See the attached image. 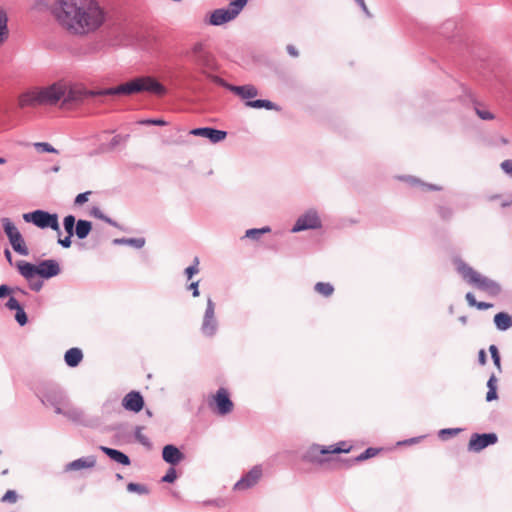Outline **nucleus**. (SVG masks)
<instances>
[{
	"instance_id": "1",
	"label": "nucleus",
	"mask_w": 512,
	"mask_h": 512,
	"mask_svg": "<svg viewBox=\"0 0 512 512\" xmlns=\"http://www.w3.org/2000/svg\"><path fill=\"white\" fill-rule=\"evenodd\" d=\"M51 13L59 26L74 36L96 32L107 19L106 10L97 0H56Z\"/></svg>"
},
{
	"instance_id": "2",
	"label": "nucleus",
	"mask_w": 512,
	"mask_h": 512,
	"mask_svg": "<svg viewBox=\"0 0 512 512\" xmlns=\"http://www.w3.org/2000/svg\"><path fill=\"white\" fill-rule=\"evenodd\" d=\"M65 81H56L44 87H36L19 96V106H54L63 99Z\"/></svg>"
},
{
	"instance_id": "3",
	"label": "nucleus",
	"mask_w": 512,
	"mask_h": 512,
	"mask_svg": "<svg viewBox=\"0 0 512 512\" xmlns=\"http://www.w3.org/2000/svg\"><path fill=\"white\" fill-rule=\"evenodd\" d=\"M141 92L162 96L166 94L167 90L159 81L150 76L136 77L118 86L100 89L102 96H129Z\"/></svg>"
},
{
	"instance_id": "4",
	"label": "nucleus",
	"mask_w": 512,
	"mask_h": 512,
	"mask_svg": "<svg viewBox=\"0 0 512 512\" xmlns=\"http://www.w3.org/2000/svg\"><path fill=\"white\" fill-rule=\"evenodd\" d=\"M454 264L456 265L457 272L468 284L488 293L490 296H498L501 293L499 283L475 271L462 259L456 258Z\"/></svg>"
},
{
	"instance_id": "5",
	"label": "nucleus",
	"mask_w": 512,
	"mask_h": 512,
	"mask_svg": "<svg viewBox=\"0 0 512 512\" xmlns=\"http://www.w3.org/2000/svg\"><path fill=\"white\" fill-rule=\"evenodd\" d=\"M16 267L18 272L27 280H31L35 275H39L44 279H50L61 272L58 261L54 259L43 260L38 265L20 260L16 263Z\"/></svg>"
},
{
	"instance_id": "6",
	"label": "nucleus",
	"mask_w": 512,
	"mask_h": 512,
	"mask_svg": "<svg viewBox=\"0 0 512 512\" xmlns=\"http://www.w3.org/2000/svg\"><path fill=\"white\" fill-rule=\"evenodd\" d=\"M187 58L201 74L207 70L217 69L216 59L204 42L194 43L187 52Z\"/></svg>"
},
{
	"instance_id": "7",
	"label": "nucleus",
	"mask_w": 512,
	"mask_h": 512,
	"mask_svg": "<svg viewBox=\"0 0 512 512\" xmlns=\"http://www.w3.org/2000/svg\"><path fill=\"white\" fill-rule=\"evenodd\" d=\"M247 2L248 0H234L229 3L227 8L213 10L209 16L208 24L220 26L234 20L246 6Z\"/></svg>"
},
{
	"instance_id": "8",
	"label": "nucleus",
	"mask_w": 512,
	"mask_h": 512,
	"mask_svg": "<svg viewBox=\"0 0 512 512\" xmlns=\"http://www.w3.org/2000/svg\"><path fill=\"white\" fill-rule=\"evenodd\" d=\"M23 220L27 223H32L41 229L51 228L56 231L58 235H61L58 215L56 213H49L45 210L38 209L24 213Z\"/></svg>"
},
{
	"instance_id": "9",
	"label": "nucleus",
	"mask_w": 512,
	"mask_h": 512,
	"mask_svg": "<svg viewBox=\"0 0 512 512\" xmlns=\"http://www.w3.org/2000/svg\"><path fill=\"white\" fill-rule=\"evenodd\" d=\"M102 96L100 90H87L81 85L70 84L65 81V91L62 99L63 105L80 104L87 97Z\"/></svg>"
},
{
	"instance_id": "10",
	"label": "nucleus",
	"mask_w": 512,
	"mask_h": 512,
	"mask_svg": "<svg viewBox=\"0 0 512 512\" xmlns=\"http://www.w3.org/2000/svg\"><path fill=\"white\" fill-rule=\"evenodd\" d=\"M105 34L107 39L114 45H126L132 41V29L124 23L109 25Z\"/></svg>"
},
{
	"instance_id": "11",
	"label": "nucleus",
	"mask_w": 512,
	"mask_h": 512,
	"mask_svg": "<svg viewBox=\"0 0 512 512\" xmlns=\"http://www.w3.org/2000/svg\"><path fill=\"white\" fill-rule=\"evenodd\" d=\"M351 447L343 448L340 446L330 445V446H321L318 444L311 445L308 450L303 455V460L310 463H321L320 459L321 455L325 454H338V453H348Z\"/></svg>"
},
{
	"instance_id": "12",
	"label": "nucleus",
	"mask_w": 512,
	"mask_h": 512,
	"mask_svg": "<svg viewBox=\"0 0 512 512\" xmlns=\"http://www.w3.org/2000/svg\"><path fill=\"white\" fill-rule=\"evenodd\" d=\"M216 305L211 297L207 298L206 309L203 315L200 331L205 337H213L218 330V321L215 316Z\"/></svg>"
},
{
	"instance_id": "13",
	"label": "nucleus",
	"mask_w": 512,
	"mask_h": 512,
	"mask_svg": "<svg viewBox=\"0 0 512 512\" xmlns=\"http://www.w3.org/2000/svg\"><path fill=\"white\" fill-rule=\"evenodd\" d=\"M41 402L46 406L55 409V413H62V408L67 404V397L64 391L58 386L48 387L41 396Z\"/></svg>"
},
{
	"instance_id": "14",
	"label": "nucleus",
	"mask_w": 512,
	"mask_h": 512,
	"mask_svg": "<svg viewBox=\"0 0 512 512\" xmlns=\"http://www.w3.org/2000/svg\"><path fill=\"white\" fill-rule=\"evenodd\" d=\"M321 226L322 223L317 211L310 209L296 220L291 232L297 233L308 229H318L321 228Z\"/></svg>"
},
{
	"instance_id": "15",
	"label": "nucleus",
	"mask_w": 512,
	"mask_h": 512,
	"mask_svg": "<svg viewBox=\"0 0 512 512\" xmlns=\"http://www.w3.org/2000/svg\"><path fill=\"white\" fill-rule=\"evenodd\" d=\"M497 441L498 436L496 433H474L470 437L468 450L470 452L478 453L488 446L496 444Z\"/></svg>"
},
{
	"instance_id": "16",
	"label": "nucleus",
	"mask_w": 512,
	"mask_h": 512,
	"mask_svg": "<svg viewBox=\"0 0 512 512\" xmlns=\"http://www.w3.org/2000/svg\"><path fill=\"white\" fill-rule=\"evenodd\" d=\"M262 476L260 465L254 466L245 475H243L235 484L234 490L243 491L255 486Z\"/></svg>"
},
{
	"instance_id": "17",
	"label": "nucleus",
	"mask_w": 512,
	"mask_h": 512,
	"mask_svg": "<svg viewBox=\"0 0 512 512\" xmlns=\"http://www.w3.org/2000/svg\"><path fill=\"white\" fill-rule=\"evenodd\" d=\"M190 134L207 138L212 143H218L226 138L227 132L212 127H199L192 129Z\"/></svg>"
},
{
	"instance_id": "18",
	"label": "nucleus",
	"mask_w": 512,
	"mask_h": 512,
	"mask_svg": "<svg viewBox=\"0 0 512 512\" xmlns=\"http://www.w3.org/2000/svg\"><path fill=\"white\" fill-rule=\"evenodd\" d=\"M122 406L132 412H139L144 406V399L137 391H131L122 400Z\"/></svg>"
},
{
	"instance_id": "19",
	"label": "nucleus",
	"mask_w": 512,
	"mask_h": 512,
	"mask_svg": "<svg viewBox=\"0 0 512 512\" xmlns=\"http://www.w3.org/2000/svg\"><path fill=\"white\" fill-rule=\"evenodd\" d=\"M215 402L217 413L220 415H226L233 409V402L229 398L227 391L224 388H220L215 395Z\"/></svg>"
},
{
	"instance_id": "20",
	"label": "nucleus",
	"mask_w": 512,
	"mask_h": 512,
	"mask_svg": "<svg viewBox=\"0 0 512 512\" xmlns=\"http://www.w3.org/2000/svg\"><path fill=\"white\" fill-rule=\"evenodd\" d=\"M184 457V454L175 445L168 444L163 447L162 458L168 464L177 465Z\"/></svg>"
},
{
	"instance_id": "21",
	"label": "nucleus",
	"mask_w": 512,
	"mask_h": 512,
	"mask_svg": "<svg viewBox=\"0 0 512 512\" xmlns=\"http://www.w3.org/2000/svg\"><path fill=\"white\" fill-rule=\"evenodd\" d=\"M96 464V457L93 455L76 459L65 466L66 471H78L86 468H93Z\"/></svg>"
},
{
	"instance_id": "22",
	"label": "nucleus",
	"mask_w": 512,
	"mask_h": 512,
	"mask_svg": "<svg viewBox=\"0 0 512 512\" xmlns=\"http://www.w3.org/2000/svg\"><path fill=\"white\" fill-rule=\"evenodd\" d=\"M229 91L238 95L242 99H247V101L256 97L259 93L258 89L252 84H247V85H242V86L232 85L231 87H229Z\"/></svg>"
},
{
	"instance_id": "23",
	"label": "nucleus",
	"mask_w": 512,
	"mask_h": 512,
	"mask_svg": "<svg viewBox=\"0 0 512 512\" xmlns=\"http://www.w3.org/2000/svg\"><path fill=\"white\" fill-rule=\"evenodd\" d=\"M100 450L103 453H105L113 461H115L119 464H122L124 466L130 465L129 457L126 454H124L123 452H121L117 449L106 447V446H100Z\"/></svg>"
},
{
	"instance_id": "24",
	"label": "nucleus",
	"mask_w": 512,
	"mask_h": 512,
	"mask_svg": "<svg viewBox=\"0 0 512 512\" xmlns=\"http://www.w3.org/2000/svg\"><path fill=\"white\" fill-rule=\"evenodd\" d=\"M82 359H83L82 350L77 347L68 349L64 355L65 363L67 364V366L72 367V368L78 366L80 364V362L82 361Z\"/></svg>"
},
{
	"instance_id": "25",
	"label": "nucleus",
	"mask_w": 512,
	"mask_h": 512,
	"mask_svg": "<svg viewBox=\"0 0 512 512\" xmlns=\"http://www.w3.org/2000/svg\"><path fill=\"white\" fill-rule=\"evenodd\" d=\"M9 242L15 252L20 255L27 256L29 254V250L25 244V241L21 235V233H17L13 237L9 239Z\"/></svg>"
},
{
	"instance_id": "26",
	"label": "nucleus",
	"mask_w": 512,
	"mask_h": 512,
	"mask_svg": "<svg viewBox=\"0 0 512 512\" xmlns=\"http://www.w3.org/2000/svg\"><path fill=\"white\" fill-rule=\"evenodd\" d=\"M494 323L498 330L506 331L512 327V317L505 312H499L494 316Z\"/></svg>"
},
{
	"instance_id": "27",
	"label": "nucleus",
	"mask_w": 512,
	"mask_h": 512,
	"mask_svg": "<svg viewBox=\"0 0 512 512\" xmlns=\"http://www.w3.org/2000/svg\"><path fill=\"white\" fill-rule=\"evenodd\" d=\"M245 105L250 108L255 109H267V110H276L279 111L280 108L275 103L266 99H257V100H248Z\"/></svg>"
},
{
	"instance_id": "28",
	"label": "nucleus",
	"mask_w": 512,
	"mask_h": 512,
	"mask_svg": "<svg viewBox=\"0 0 512 512\" xmlns=\"http://www.w3.org/2000/svg\"><path fill=\"white\" fill-rule=\"evenodd\" d=\"M91 230H92V223L88 220L80 219L76 223L74 234L79 239L82 240V239H85L90 234Z\"/></svg>"
},
{
	"instance_id": "29",
	"label": "nucleus",
	"mask_w": 512,
	"mask_h": 512,
	"mask_svg": "<svg viewBox=\"0 0 512 512\" xmlns=\"http://www.w3.org/2000/svg\"><path fill=\"white\" fill-rule=\"evenodd\" d=\"M9 35L8 17L3 8L0 7V46L7 40Z\"/></svg>"
},
{
	"instance_id": "30",
	"label": "nucleus",
	"mask_w": 512,
	"mask_h": 512,
	"mask_svg": "<svg viewBox=\"0 0 512 512\" xmlns=\"http://www.w3.org/2000/svg\"><path fill=\"white\" fill-rule=\"evenodd\" d=\"M114 245H129L136 249H141L145 245V239L140 238H116L113 240Z\"/></svg>"
},
{
	"instance_id": "31",
	"label": "nucleus",
	"mask_w": 512,
	"mask_h": 512,
	"mask_svg": "<svg viewBox=\"0 0 512 512\" xmlns=\"http://www.w3.org/2000/svg\"><path fill=\"white\" fill-rule=\"evenodd\" d=\"M61 414L73 421H80L83 417V412L80 409L68 407V403L62 408Z\"/></svg>"
},
{
	"instance_id": "32",
	"label": "nucleus",
	"mask_w": 512,
	"mask_h": 512,
	"mask_svg": "<svg viewBox=\"0 0 512 512\" xmlns=\"http://www.w3.org/2000/svg\"><path fill=\"white\" fill-rule=\"evenodd\" d=\"M2 227L4 229L5 234L7 235L8 239L19 233V230L14 225V223L7 217H4L1 219Z\"/></svg>"
},
{
	"instance_id": "33",
	"label": "nucleus",
	"mask_w": 512,
	"mask_h": 512,
	"mask_svg": "<svg viewBox=\"0 0 512 512\" xmlns=\"http://www.w3.org/2000/svg\"><path fill=\"white\" fill-rule=\"evenodd\" d=\"M314 290L324 297H329L333 294L334 287L328 282H317L314 286Z\"/></svg>"
},
{
	"instance_id": "34",
	"label": "nucleus",
	"mask_w": 512,
	"mask_h": 512,
	"mask_svg": "<svg viewBox=\"0 0 512 512\" xmlns=\"http://www.w3.org/2000/svg\"><path fill=\"white\" fill-rule=\"evenodd\" d=\"M270 231L271 228L269 226H265L262 228H252L246 231L245 237L250 238L252 240H259L261 235L269 233Z\"/></svg>"
},
{
	"instance_id": "35",
	"label": "nucleus",
	"mask_w": 512,
	"mask_h": 512,
	"mask_svg": "<svg viewBox=\"0 0 512 512\" xmlns=\"http://www.w3.org/2000/svg\"><path fill=\"white\" fill-rule=\"evenodd\" d=\"M378 453H379V449L369 447L365 451H363L360 455H358L357 457L352 459L350 462L351 463L362 462V461H365L369 458L376 456Z\"/></svg>"
},
{
	"instance_id": "36",
	"label": "nucleus",
	"mask_w": 512,
	"mask_h": 512,
	"mask_svg": "<svg viewBox=\"0 0 512 512\" xmlns=\"http://www.w3.org/2000/svg\"><path fill=\"white\" fill-rule=\"evenodd\" d=\"M406 180L411 185H420L423 188V190H432V191H440V190H442L441 186H438V185H435V184L423 183L419 179L411 177V176L407 177Z\"/></svg>"
},
{
	"instance_id": "37",
	"label": "nucleus",
	"mask_w": 512,
	"mask_h": 512,
	"mask_svg": "<svg viewBox=\"0 0 512 512\" xmlns=\"http://www.w3.org/2000/svg\"><path fill=\"white\" fill-rule=\"evenodd\" d=\"M76 219L73 215H67L64 217L63 220V226L67 234L70 236L74 235L75 226H76Z\"/></svg>"
},
{
	"instance_id": "38",
	"label": "nucleus",
	"mask_w": 512,
	"mask_h": 512,
	"mask_svg": "<svg viewBox=\"0 0 512 512\" xmlns=\"http://www.w3.org/2000/svg\"><path fill=\"white\" fill-rule=\"evenodd\" d=\"M212 71L213 70H207V72H203L202 74L204 76H206L209 80H211L213 83H215V84H217L219 86H222V87L226 88L227 90H229V87H231L232 84H229L224 79H222L221 77L212 74Z\"/></svg>"
},
{
	"instance_id": "39",
	"label": "nucleus",
	"mask_w": 512,
	"mask_h": 512,
	"mask_svg": "<svg viewBox=\"0 0 512 512\" xmlns=\"http://www.w3.org/2000/svg\"><path fill=\"white\" fill-rule=\"evenodd\" d=\"M142 427L137 426L134 432L136 440L147 448H151V441L142 433Z\"/></svg>"
},
{
	"instance_id": "40",
	"label": "nucleus",
	"mask_w": 512,
	"mask_h": 512,
	"mask_svg": "<svg viewBox=\"0 0 512 512\" xmlns=\"http://www.w3.org/2000/svg\"><path fill=\"white\" fill-rule=\"evenodd\" d=\"M33 146L38 152L58 153V150H56L51 144L47 142H36L33 144Z\"/></svg>"
},
{
	"instance_id": "41",
	"label": "nucleus",
	"mask_w": 512,
	"mask_h": 512,
	"mask_svg": "<svg viewBox=\"0 0 512 512\" xmlns=\"http://www.w3.org/2000/svg\"><path fill=\"white\" fill-rule=\"evenodd\" d=\"M127 490L138 494H147L149 492L145 485L132 482L127 485Z\"/></svg>"
},
{
	"instance_id": "42",
	"label": "nucleus",
	"mask_w": 512,
	"mask_h": 512,
	"mask_svg": "<svg viewBox=\"0 0 512 512\" xmlns=\"http://www.w3.org/2000/svg\"><path fill=\"white\" fill-rule=\"evenodd\" d=\"M199 259L197 257L194 258L193 264L185 269V275L188 279H191L193 275L199 272Z\"/></svg>"
},
{
	"instance_id": "43",
	"label": "nucleus",
	"mask_w": 512,
	"mask_h": 512,
	"mask_svg": "<svg viewBox=\"0 0 512 512\" xmlns=\"http://www.w3.org/2000/svg\"><path fill=\"white\" fill-rule=\"evenodd\" d=\"M461 431H462L461 428H445V429H441L439 431V437L442 438V439H446L447 436H449V437L456 436Z\"/></svg>"
},
{
	"instance_id": "44",
	"label": "nucleus",
	"mask_w": 512,
	"mask_h": 512,
	"mask_svg": "<svg viewBox=\"0 0 512 512\" xmlns=\"http://www.w3.org/2000/svg\"><path fill=\"white\" fill-rule=\"evenodd\" d=\"M18 499V495L15 490H7L2 496L1 501L4 503H15Z\"/></svg>"
},
{
	"instance_id": "45",
	"label": "nucleus",
	"mask_w": 512,
	"mask_h": 512,
	"mask_svg": "<svg viewBox=\"0 0 512 512\" xmlns=\"http://www.w3.org/2000/svg\"><path fill=\"white\" fill-rule=\"evenodd\" d=\"M438 214L442 219L449 220L453 215V210H452V208L447 207V206H439Z\"/></svg>"
},
{
	"instance_id": "46",
	"label": "nucleus",
	"mask_w": 512,
	"mask_h": 512,
	"mask_svg": "<svg viewBox=\"0 0 512 512\" xmlns=\"http://www.w3.org/2000/svg\"><path fill=\"white\" fill-rule=\"evenodd\" d=\"M177 473L176 470L173 467H170L166 474L162 477L161 481L166 483H172L176 480Z\"/></svg>"
},
{
	"instance_id": "47",
	"label": "nucleus",
	"mask_w": 512,
	"mask_h": 512,
	"mask_svg": "<svg viewBox=\"0 0 512 512\" xmlns=\"http://www.w3.org/2000/svg\"><path fill=\"white\" fill-rule=\"evenodd\" d=\"M15 320L18 322V324L20 326H24L27 323L28 318H27V315H26L23 307H21L20 309L16 310Z\"/></svg>"
},
{
	"instance_id": "48",
	"label": "nucleus",
	"mask_w": 512,
	"mask_h": 512,
	"mask_svg": "<svg viewBox=\"0 0 512 512\" xmlns=\"http://www.w3.org/2000/svg\"><path fill=\"white\" fill-rule=\"evenodd\" d=\"M489 351H490V354H491V357L493 359L495 366L500 368L501 364H500V355H499L498 348L495 345H491L489 347Z\"/></svg>"
},
{
	"instance_id": "49",
	"label": "nucleus",
	"mask_w": 512,
	"mask_h": 512,
	"mask_svg": "<svg viewBox=\"0 0 512 512\" xmlns=\"http://www.w3.org/2000/svg\"><path fill=\"white\" fill-rule=\"evenodd\" d=\"M141 125H157V126H165L167 122L163 119H144L139 121Z\"/></svg>"
},
{
	"instance_id": "50",
	"label": "nucleus",
	"mask_w": 512,
	"mask_h": 512,
	"mask_svg": "<svg viewBox=\"0 0 512 512\" xmlns=\"http://www.w3.org/2000/svg\"><path fill=\"white\" fill-rule=\"evenodd\" d=\"M124 140H125V138L122 137L121 135L114 136L111 139L110 143L108 144L106 150H109V151L114 150Z\"/></svg>"
},
{
	"instance_id": "51",
	"label": "nucleus",
	"mask_w": 512,
	"mask_h": 512,
	"mask_svg": "<svg viewBox=\"0 0 512 512\" xmlns=\"http://www.w3.org/2000/svg\"><path fill=\"white\" fill-rule=\"evenodd\" d=\"M91 194L90 191H86L83 193H80L76 196L74 200L75 205H82L88 201L89 195Z\"/></svg>"
},
{
	"instance_id": "52",
	"label": "nucleus",
	"mask_w": 512,
	"mask_h": 512,
	"mask_svg": "<svg viewBox=\"0 0 512 512\" xmlns=\"http://www.w3.org/2000/svg\"><path fill=\"white\" fill-rule=\"evenodd\" d=\"M476 114L482 119V120H492L494 119V115L485 110H481L479 108H475Z\"/></svg>"
},
{
	"instance_id": "53",
	"label": "nucleus",
	"mask_w": 512,
	"mask_h": 512,
	"mask_svg": "<svg viewBox=\"0 0 512 512\" xmlns=\"http://www.w3.org/2000/svg\"><path fill=\"white\" fill-rule=\"evenodd\" d=\"M6 307L10 310H18L20 309L22 306L20 305V303L17 301L16 298L14 297H10L8 299V301L6 302Z\"/></svg>"
},
{
	"instance_id": "54",
	"label": "nucleus",
	"mask_w": 512,
	"mask_h": 512,
	"mask_svg": "<svg viewBox=\"0 0 512 512\" xmlns=\"http://www.w3.org/2000/svg\"><path fill=\"white\" fill-rule=\"evenodd\" d=\"M501 168L506 174L512 176V160L503 161L501 163Z\"/></svg>"
},
{
	"instance_id": "55",
	"label": "nucleus",
	"mask_w": 512,
	"mask_h": 512,
	"mask_svg": "<svg viewBox=\"0 0 512 512\" xmlns=\"http://www.w3.org/2000/svg\"><path fill=\"white\" fill-rule=\"evenodd\" d=\"M71 238H72V236L67 234V236L65 238H58L57 242L63 248H69L71 246V244H72Z\"/></svg>"
},
{
	"instance_id": "56",
	"label": "nucleus",
	"mask_w": 512,
	"mask_h": 512,
	"mask_svg": "<svg viewBox=\"0 0 512 512\" xmlns=\"http://www.w3.org/2000/svg\"><path fill=\"white\" fill-rule=\"evenodd\" d=\"M355 2L359 5V7L361 8V10L363 11V13H364L367 17H369V18H371V17H372V14L370 13V11H369V9H368V7H367V5H366V3H365V1H364V0H355Z\"/></svg>"
},
{
	"instance_id": "57",
	"label": "nucleus",
	"mask_w": 512,
	"mask_h": 512,
	"mask_svg": "<svg viewBox=\"0 0 512 512\" xmlns=\"http://www.w3.org/2000/svg\"><path fill=\"white\" fill-rule=\"evenodd\" d=\"M498 397L497 395V389L493 388V387H490V389H488V392L486 394V400L488 402H491L493 400H496Z\"/></svg>"
},
{
	"instance_id": "58",
	"label": "nucleus",
	"mask_w": 512,
	"mask_h": 512,
	"mask_svg": "<svg viewBox=\"0 0 512 512\" xmlns=\"http://www.w3.org/2000/svg\"><path fill=\"white\" fill-rule=\"evenodd\" d=\"M198 285H199V282H198V281H195V282H192V283L188 286V289L192 291V296H193V297H198V296H199V289H198Z\"/></svg>"
},
{
	"instance_id": "59",
	"label": "nucleus",
	"mask_w": 512,
	"mask_h": 512,
	"mask_svg": "<svg viewBox=\"0 0 512 512\" xmlns=\"http://www.w3.org/2000/svg\"><path fill=\"white\" fill-rule=\"evenodd\" d=\"M12 292V289L3 284V285H0V298H4L6 296H8L10 293Z\"/></svg>"
},
{
	"instance_id": "60",
	"label": "nucleus",
	"mask_w": 512,
	"mask_h": 512,
	"mask_svg": "<svg viewBox=\"0 0 512 512\" xmlns=\"http://www.w3.org/2000/svg\"><path fill=\"white\" fill-rule=\"evenodd\" d=\"M90 214H91L92 216H94V217L98 218V219H101V220H103V218H104V216H105V215L103 214V212L101 211V209H100V208H98V207H93V208L91 209V211H90Z\"/></svg>"
},
{
	"instance_id": "61",
	"label": "nucleus",
	"mask_w": 512,
	"mask_h": 512,
	"mask_svg": "<svg viewBox=\"0 0 512 512\" xmlns=\"http://www.w3.org/2000/svg\"><path fill=\"white\" fill-rule=\"evenodd\" d=\"M286 50H287V53L292 57L299 56V52H298L297 48L292 44L287 45Z\"/></svg>"
},
{
	"instance_id": "62",
	"label": "nucleus",
	"mask_w": 512,
	"mask_h": 512,
	"mask_svg": "<svg viewBox=\"0 0 512 512\" xmlns=\"http://www.w3.org/2000/svg\"><path fill=\"white\" fill-rule=\"evenodd\" d=\"M29 287L31 290L38 292L42 289L43 282L39 280L36 282H30Z\"/></svg>"
},
{
	"instance_id": "63",
	"label": "nucleus",
	"mask_w": 512,
	"mask_h": 512,
	"mask_svg": "<svg viewBox=\"0 0 512 512\" xmlns=\"http://www.w3.org/2000/svg\"><path fill=\"white\" fill-rule=\"evenodd\" d=\"M465 298H466L467 303H468L470 306L475 307V305H476L477 301H476V299H475V297H474L473 293L468 292V293L466 294Z\"/></svg>"
},
{
	"instance_id": "64",
	"label": "nucleus",
	"mask_w": 512,
	"mask_h": 512,
	"mask_svg": "<svg viewBox=\"0 0 512 512\" xmlns=\"http://www.w3.org/2000/svg\"><path fill=\"white\" fill-rule=\"evenodd\" d=\"M487 387H488V389H490V387L497 389V378L494 374H492L490 376V378L488 379Z\"/></svg>"
}]
</instances>
